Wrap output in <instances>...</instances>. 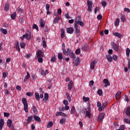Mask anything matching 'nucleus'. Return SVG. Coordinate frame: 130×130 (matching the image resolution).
<instances>
[{"mask_svg":"<svg viewBox=\"0 0 130 130\" xmlns=\"http://www.w3.org/2000/svg\"><path fill=\"white\" fill-rule=\"evenodd\" d=\"M73 63L75 66H78V64H80V58H79V57L74 58Z\"/></svg>","mask_w":130,"mask_h":130,"instance_id":"nucleus-7","label":"nucleus"},{"mask_svg":"<svg viewBox=\"0 0 130 130\" xmlns=\"http://www.w3.org/2000/svg\"><path fill=\"white\" fill-rule=\"evenodd\" d=\"M16 49L20 51V46H19V43L18 42H16Z\"/></svg>","mask_w":130,"mask_h":130,"instance_id":"nucleus-40","label":"nucleus"},{"mask_svg":"<svg viewBox=\"0 0 130 130\" xmlns=\"http://www.w3.org/2000/svg\"><path fill=\"white\" fill-rule=\"evenodd\" d=\"M4 116L5 117H9L10 116V113L4 112Z\"/></svg>","mask_w":130,"mask_h":130,"instance_id":"nucleus-60","label":"nucleus"},{"mask_svg":"<svg viewBox=\"0 0 130 130\" xmlns=\"http://www.w3.org/2000/svg\"><path fill=\"white\" fill-rule=\"evenodd\" d=\"M69 56L71 57V58H76V54L74 53L73 52H71L69 54Z\"/></svg>","mask_w":130,"mask_h":130,"instance_id":"nucleus-33","label":"nucleus"},{"mask_svg":"<svg viewBox=\"0 0 130 130\" xmlns=\"http://www.w3.org/2000/svg\"><path fill=\"white\" fill-rule=\"evenodd\" d=\"M50 8V5H49V4H47L46 5V9L47 10V11H49V9Z\"/></svg>","mask_w":130,"mask_h":130,"instance_id":"nucleus-56","label":"nucleus"},{"mask_svg":"<svg viewBox=\"0 0 130 130\" xmlns=\"http://www.w3.org/2000/svg\"><path fill=\"white\" fill-rule=\"evenodd\" d=\"M64 108L65 110H69L70 109V106H69V105H65Z\"/></svg>","mask_w":130,"mask_h":130,"instance_id":"nucleus-62","label":"nucleus"},{"mask_svg":"<svg viewBox=\"0 0 130 130\" xmlns=\"http://www.w3.org/2000/svg\"><path fill=\"white\" fill-rule=\"evenodd\" d=\"M105 115V114L104 113H103L99 115L98 117V121H101L103 118H104V116Z\"/></svg>","mask_w":130,"mask_h":130,"instance_id":"nucleus-10","label":"nucleus"},{"mask_svg":"<svg viewBox=\"0 0 130 130\" xmlns=\"http://www.w3.org/2000/svg\"><path fill=\"white\" fill-rule=\"evenodd\" d=\"M48 98H49V95L48 93H45L44 95V98L43 99V101H44L45 103H46V101H47V100H48Z\"/></svg>","mask_w":130,"mask_h":130,"instance_id":"nucleus-20","label":"nucleus"},{"mask_svg":"<svg viewBox=\"0 0 130 130\" xmlns=\"http://www.w3.org/2000/svg\"><path fill=\"white\" fill-rule=\"evenodd\" d=\"M70 113L71 114L76 113V109H75V106H72Z\"/></svg>","mask_w":130,"mask_h":130,"instance_id":"nucleus-29","label":"nucleus"},{"mask_svg":"<svg viewBox=\"0 0 130 130\" xmlns=\"http://www.w3.org/2000/svg\"><path fill=\"white\" fill-rule=\"evenodd\" d=\"M124 11L127 13H130V9L128 8H125Z\"/></svg>","mask_w":130,"mask_h":130,"instance_id":"nucleus-64","label":"nucleus"},{"mask_svg":"<svg viewBox=\"0 0 130 130\" xmlns=\"http://www.w3.org/2000/svg\"><path fill=\"white\" fill-rule=\"evenodd\" d=\"M113 58L114 60H115V61H116V60H117V56L113 55Z\"/></svg>","mask_w":130,"mask_h":130,"instance_id":"nucleus-63","label":"nucleus"},{"mask_svg":"<svg viewBox=\"0 0 130 130\" xmlns=\"http://www.w3.org/2000/svg\"><path fill=\"white\" fill-rule=\"evenodd\" d=\"M87 11L89 13H91L92 12V6L93 5V3L92 1L88 0L87 1Z\"/></svg>","mask_w":130,"mask_h":130,"instance_id":"nucleus-3","label":"nucleus"},{"mask_svg":"<svg viewBox=\"0 0 130 130\" xmlns=\"http://www.w3.org/2000/svg\"><path fill=\"white\" fill-rule=\"evenodd\" d=\"M119 25V19L117 18L115 22V26H118Z\"/></svg>","mask_w":130,"mask_h":130,"instance_id":"nucleus-43","label":"nucleus"},{"mask_svg":"<svg viewBox=\"0 0 130 130\" xmlns=\"http://www.w3.org/2000/svg\"><path fill=\"white\" fill-rule=\"evenodd\" d=\"M7 125L9 127H11V126H12V120H11L10 119L7 120Z\"/></svg>","mask_w":130,"mask_h":130,"instance_id":"nucleus-32","label":"nucleus"},{"mask_svg":"<svg viewBox=\"0 0 130 130\" xmlns=\"http://www.w3.org/2000/svg\"><path fill=\"white\" fill-rule=\"evenodd\" d=\"M32 111L34 113H35V114H37V113H38V110H37V107H36V106H34L32 107Z\"/></svg>","mask_w":130,"mask_h":130,"instance_id":"nucleus-23","label":"nucleus"},{"mask_svg":"<svg viewBox=\"0 0 130 130\" xmlns=\"http://www.w3.org/2000/svg\"><path fill=\"white\" fill-rule=\"evenodd\" d=\"M85 117H88V118L91 117V110H88L86 111Z\"/></svg>","mask_w":130,"mask_h":130,"instance_id":"nucleus-15","label":"nucleus"},{"mask_svg":"<svg viewBox=\"0 0 130 130\" xmlns=\"http://www.w3.org/2000/svg\"><path fill=\"white\" fill-rule=\"evenodd\" d=\"M81 17L79 16H78L76 17V19L74 22V25L75 26H78V25H80L81 27H84V22L80 21Z\"/></svg>","mask_w":130,"mask_h":130,"instance_id":"nucleus-1","label":"nucleus"},{"mask_svg":"<svg viewBox=\"0 0 130 130\" xmlns=\"http://www.w3.org/2000/svg\"><path fill=\"white\" fill-rule=\"evenodd\" d=\"M73 86H74V84H73V81H70L68 84L69 90H72V88H73Z\"/></svg>","mask_w":130,"mask_h":130,"instance_id":"nucleus-21","label":"nucleus"},{"mask_svg":"<svg viewBox=\"0 0 130 130\" xmlns=\"http://www.w3.org/2000/svg\"><path fill=\"white\" fill-rule=\"evenodd\" d=\"M58 58L59 59H62V53H59L58 54Z\"/></svg>","mask_w":130,"mask_h":130,"instance_id":"nucleus-47","label":"nucleus"},{"mask_svg":"<svg viewBox=\"0 0 130 130\" xmlns=\"http://www.w3.org/2000/svg\"><path fill=\"white\" fill-rule=\"evenodd\" d=\"M35 98L38 101H39L40 100V96L39 95V93L38 92H36L35 93Z\"/></svg>","mask_w":130,"mask_h":130,"instance_id":"nucleus-27","label":"nucleus"},{"mask_svg":"<svg viewBox=\"0 0 130 130\" xmlns=\"http://www.w3.org/2000/svg\"><path fill=\"white\" fill-rule=\"evenodd\" d=\"M64 16L67 19H71V17L69 15V13H67L64 14Z\"/></svg>","mask_w":130,"mask_h":130,"instance_id":"nucleus-57","label":"nucleus"},{"mask_svg":"<svg viewBox=\"0 0 130 130\" xmlns=\"http://www.w3.org/2000/svg\"><path fill=\"white\" fill-rule=\"evenodd\" d=\"M33 29H36L37 31H39V28H38V26L36 24H34L32 26Z\"/></svg>","mask_w":130,"mask_h":130,"instance_id":"nucleus-44","label":"nucleus"},{"mask_svg":"<svg viewBox=\"0 0 130 130\" xmlns=\"http://www.w3.org/2000/svg\"><path fill=\"white\" fill-rule=\"evenodd\" d=\"M101 4L103 6V8H105L107 5V3L105 2H102Z\"/></svg>","mask_w":130,"mask_h":130,"instance_id":"nucleus-53","label":"nucleus"},{"mask_svg":"<svg viewBox=\"0 0 130 130\" xmlns=\"http://www.w3.org/2000/svg\"><path fill=\"white\" fill-rule=\"evenodd\" d=\"M96 61H93L90 63L91 70H94L95 69V64H96Z\"/></svg>","mask_w":130,"mask_h":130,"instance_id":"nucleus-16","label":"nucleus"},{"mask_svg":"<svg viewBox=\"0 0 130 130\" xmlns=\"http://www.w3.org/2000/svg\"><path fill=\"white\" fill-rule=\"evenodd\" d=\"M66 120H67V119L64 118H63L62 119H61L60 120V123L61 125H62V124H63L64 123V122H66Z\"/></svg>","mask_w":130,"mask_h":130,"instance_id":"nucleus-35","label":"nucleus"},{"mask_svg":"<svg viewBox=\"0 0 130 130\" xmlns=\"http://www.w3.org/2000/svg\"><path fill=\"white\" fill-rule=\"evenodd\" d=\"M112 46L114 50H115L116 51H118V46H117V45L115 44L114 43H112Z\"/></svg>","mask_w":130,"mask_h":130,"instance_id":"nucleus-14","label":"nucleus"},{"mask_svg":"<svg viewBox=\"0 0 130 130\" xmlns=\"http://www.w3.org/2000/svg\"><path fill=\"white\" fill-rule=\"evenodd\" d=\"M124 122H126V123H128V124H129V119H128V118H125Z\"/></svg>","mask_w":130,"mask_h":130,"instance_id":"nucleus-61","label":"nucleus"},{"mask_svg":"<svg viewBox=\"0 0 130 130\" xmlns=\"http://www.w3.org/2000/svg\"><path fill=\"white\" fill-rule=\"evenodd\" d=\"M39 73L42 75V76H45V73L43 69H39Z\"/></svg>","mask_w":130,"mask_h":130,"instance_id":"nucleus-34","label":"nucleus"},{"mask_svg":"<svg viewBox=\"0 0 130 130\" xmlns=\"http://www.w3.org/2000/svg\"><path fill=\"white\" fill-rule=\"evenodd\" d=\"M103 83L105 84V88H107L108 86H110V82H109V81L107 79H104Z\"/></svg>","mask_w":130,"mask_h":130,"instance_id":"nucleus-8","label":"nucleus"},{"mask_svg":"<svg viewBox=\"0 0 130 130\" xmlns=\"http://www.w3.org/2000/svg\"><path fill=\"white\" fill-rule=\"evenodd\" d=\"M53 125V122L52 121H50L47 125V128H50V127Z\"/></svg>","mask_w":130,"mask_h":130,"instance_id":"nucleus-39","label":"nucleus"},{"mask_svg":"<svg viewBox=\"0 0 130 130\" xmlns=\"http://www.w3.org/2000/svg\"><path fill=\"white\" fill-rule=\"evenodd\" d=\"M34 118L35 119V120L38 121V122H41V119H40V117H39V116L34 115Z\"/></svg>","mask_w":130,"mask_h":130,"instance_id":"nucleus-22","label":"nucleus"},{"mask_svg":"<svg viewBox=\"0 0 130 130\" xmlns=\"http://www.w3.org/2000/svg\"><path fill=\"white\" fill-rule=\"evenodd\" d=\"M1 31L4 35H7V34H8V31L6 29H4L2 28L1 29Z\"/></svg>","mask_w":130,"mask_h":130,"instance_id":"nucleus-26","label":"nucleus"},{"mask_svg":"<svg viewBox=\"0 0 130 130\" xmlns=\"http://www.w3.org/2000/svg\"><path fill=\"white\" fill-rule=\"evenodd\" d=\"M32 119H33V116H31L28 117L27 120V122H31V121H32Z\"/></svg>","mask_w":130,"mask_h":130,"instance_id":"nucleus-46","label":"nucleus"},{"mask_svg":"<svg viewBox=\"0 0 130 130\" xmlns=\"http://www.w3.org/2000/svg\"><path fill=\"white\" fill-rule=\"evenodd\" d=\"M4 125H5V120L1 118L0 119V130L3 129Z\"/></svg>","mask_w":130,"mask_h":130,"instance_id":"nucleus-9","label":"nucleus"},{"mask_svg":"<svg viewBox=\"0 0 130 130\" xmlns=\"http://www.w3.org/2000/svg\"><path fill=\"white\" fill-rule=\"evenodd\" d=\"M97 19L99 20H102V15H101V14L97 16Z\"/></svg>","mask_w":130,"mask_h":130,"instance_id":"nucleus-58","label":"nucleus"},{"mask_svg":"<svg viewBox=\"0 0 130 130\" xmlns=\"http://www.w3.org/2000/svg\"><path fill=\"white\" fill-rule=\"evenodd\" d=\"M16 16H17V13L16 12H14L11 15V19H12V20H15V19L16 18Z\"/></svg>","mask_w":130,"mask_h":130,"instance_id":"nucleus-25","label":"nucleus"},{"mask_svg":"<svg viewBox=\"0 0 130 130\" xmlns=\"http://www.w3.org/2000/svg\"><path fill=\"white\" fill-rule=\"evenodd\" d=\"M82 99H83L84 102H88L90 101V98H89L88 97L83 96Z\"/></svg>","mask_w":130,"mask_h":130,"instance_id":"nucleus-31","label":"nucleus"},{"mask_svg":"<svg viewBox=\"0 0 130 130\" xmlns=\"http://www.w3.org/2000/svg\"><path fill=\"white\" fill-rule=\"evenodd\" d=\"M4 9L6 12H8V11H9V10H10V6H9V5L6 4Z\"/></svg>","mask_w":130,"mask_h":130,"instance_id":"nucleus-41","label":"nucleus"},{"mask_svg":"<svg viewBox=\"0 0 130 130\" xmlns=\"http://www.w3.org/2000/svg\"><path fill=\"white\" fill-rule=\"evenodd\" d=\"M121 95V92L118 91V92H117L115 95L116 100H119Z\"/></svg>","mask_w":130,"mask_h":130,"instance_id":"nucleus-18","label":"nucleus"},{"mask_svg":"<svg viewBox=\"0 0 130 130\" xmlns=\"http://www.w3.org/2000/svg\"><path fill=\"white\" fill-rule=\"evenodd\" d=\"M67 32L69 34H73L74 33V28L73 27H68L67 29Z\"/></svg>","mask_w":130,"mask_h":130,"instance_id":"nucleus-13","label":"nucleus"},{"mask_svg":"<svg viewBox=\"0 0 130 130\" xmlns=\"http://www.w3.org/2000/svg\"><path fill=\"white\" fill-rule=\"evenodd\" d=\"M97 107L99 108V111H102V107H101V103L99 101L97 102Z\"/></svg>","mask_w":130,"mask_h":130,"instance_id":"nucleus-19","label":"nucleus"},{"mask_svg":"<svg viewBox=\"0 0 130 130\" xmlns=\"http://www.w3.org/2000/svg\"><path fill=\"white\" fill-rule=\"evenodd\" d=\"M61 37L62 38H63V37H64V29H63V28L61 29Z\"/></svg>","mask_w":130,"mask_h":130,"instance_id":"nucleus-42","label":"nucleus"},{"mask_svg":"<svg viewBox=\"0 0 130 130\" xmlns=\"http://www.w3.org/2000/svg\"><path fill=\"white\" fill-rule=\"evenodd\" d=\"M38 60L39 61V62H43V59L42 58V57H38Z\"/></svg>","mask_w":130,"mask_h":130,"instance_id":"nucleus-48","label":"nucleus"},{"mask_svg":"<svg viewBox=\"0 0 130 130\" xmlns=\"http://www.w3.org/2000/svg\"><path fill=\"white\" fill-rule=\"evenodd\" d=\"M126 115H127V116H130V107H128L127 108L126 110Z\"/></svg>","mask_w":130,"mask_h":130,"instance_id":"nucleus-28","label":"nucleus"},{"mask_svg":"<svg viewBox=\"0 0 130 130\" xmlns=\"http://www.w3.org/2000/svg\"><path fill=\"white\" fill-rule=\"evenodd\" d=\"M62 112H57L56 113V116H61Z\"/></svg>","mask_w":130,"mask_h":130,"instance_id":"nucleus-49","label":"nucleus"},{"mask_svg":"<svg viewBox=\"0 0 130 130\" xmlns=\"http://www.w3.org/2000/svg\"><path fill=\"white\" fill-rule=\"evenodd\" d=\"M22 102L23 104V109L24 111L27 113L28 112V103H27V99L26 98H23L22 99Z\"/></svg>","mask_w":130,"mask_h":130,"instance_id":"nucleus-2","label":"nucleus"},{"mask_svg":"<svg viewBox=\"0 0 130 130\" xmlns=\"http://www.w3.org/2000/svg\"><path fill=\"white\" fill-rule=\"evenodd\" d=\"M94 85V81L93 80H91L89 83V86H92Z\"/></svg>","mask_w":130,"mask_h":130,"instance_id":"nucleus-59","label":"nucleus"},{"mask_svg":"<svg viewBox=\"0 0 130 130\" xmlns=\"http://www.w3.org/2000/svg\"><path fill=\"white\" fill-rule=\"evenodd\" d=\"M63 104L64 105H69V102H68V100H64L63 101Z\"/></svg>","mask_w":130,"mask_h":130,"instance_id":"nucleus-55","label":"nucleus"},{"mask_svg":"<svg viewBox=\"0 0 130 130\" xmlns=\"http://www.w3.org/2000/svg\"><path fill=\"white\" fill-rule=\"evenodd\" d=\"M98 93L99 94V95L100 96H101V95H102V94H103V92L102 91V90L99 89L98 90Z\"/></svg>","mask_w":130,"mask_h":130,"instance_id":"nucleus-52","label":"nucleus"},{"mask_svg":"<svg viewBox=\"0 0 130 130\" xmlns=\"http://www.w3.org/2000/svg\"><path fill=\"white\" fill-rule=\"evenodd\" d=\"M75 53L76 54H80V53H81V50H80V49H77L75 51Z\"/></svg>","mask_w":130,"mask_h":130,"instance_id":"nucleus-54","label":"nucleus"},{"mask_svg":"<svg viewBox=\"0 0 130 130\" xmlns=\"http://www.w3.org/2000/svg\"><path fill=\"white\" fill-rule=\"evenodd\" d=\"M66 96L67 97L68 100H69V102H71V96H70V94H69L68 93H66Z\"/></svg>","mask_w":130,"mask_h":130,"instance_id":"nucleus-51","label":"nucleus"},{"mask_svg":"<svg viewBox=\"0 0 130 130\" xmlns=\"http://www.w3.org/2000/svg\"><path fill=\"white\" fill-rule=\"evenodd\" d=\"M56 60V57L55 56H53L51 59V62H54Z\"/></svg>","mask_w":130,"mask_h":130,"instance_id":"nucleus-50","label":"nucleus"},{"mask_svg":"<svg viewBox=\"0 0 130 130\" xmlns=\"http://www.w3.org/2000/svg\"><path fill=\"white\" fill-rule=\"evenodd\" d=\"M20 46L21 48H24L26 46V43H25L24 42H20Z\"/></svg>","mask_w":130,"mask_h":130,"instance_id":"nucleus-37","label":"nucleus"},{"mask_svg":"<svg viewBox=\"0 0 130 130\" xmlns=\"http://www.w3.org/2000/svg\"><path fill=\"white\" fill-rule=\"evenodd\" d=\"M121 20L122 21V22H123V23H124V22H125V16H124V15H121Z\"/></svg>","mask_w":130,"mask_h":130,"instance_id":"nucleus-45","label":"nucleus"},{"mask_svg":"<svg viewBox=\"0 0 130 130\" xmlns=\"http://www.w3.org/2000/svg\"><path fill=\"white\" fill-rule=\"evenodd\" d=\"M106 57L109 62H111L113 60V58L110 55H107Z\"/></svg>","mask_w":130,"mask_h":130,"instance_id":"nucleus-11","label":"nucleus"},{"mask_svg":"<svg viewBox=\"0 0 130 130\" xmlns=\"http://www.w3.org/2000/svg\"><path fill=\"white\" fill-rule=\"evenodd\" d=\"M74 29L77 37H79V36H80V32H81L80 27L79 26L74 25Z\"/></svg>","mask_w":130,"mask_h":130,"instance_id":"nucleus-5","label":"nucleus"},{"mask_svg":"<svg viewBox=\"0 0 130 130\" xmlns=\"http://www.w3.org/2000/svg\"><path fill=\"white\" fill-rule=\"evenodd\" d=\"M130 49L128 48H127L126 49V56H129Z\"/></svg>","mask_w":130,"mask_h":130,"instance_id":"nucleus-38","label":"nucleus"},{"mask_svg":"<svg viewBox=\"0 0 130 130\" xmlns=\"http://www.w3.org/2000/svg\"><path fill=\"white\" fill-rule=\"evenodd\" d=\"M36 55L37 57H43L44 54L43 53V52L42 50H39L37 51L36 53Z\"/></svg>","mask_w":130,"mask_h":130,"instance_id":"nucleus-6","label":"nucleus"},{"mask_svg":"<svg viewBox=\"0 0 130 130\" xmlns=\"http://www.w3.org/2000/svg\"><path fill=\"white\" fill-rule=\"evenodd\" d=\"M40 26L42 28H43L45 26V22L43 20H41L40 22Z\"/></svg>","mask_w":130,"mask_h":130,"instance_id":"nucleus-30","label":"nucleus"},{"mask_svg":"<svg viewBox=\"0 0 130 130\" xmlns=\"http://www.w3.org/2000/svg\"><path fill=\"white\" fill-rule=\"evenodd\" d=\"M107 104H108V102H105L104 103H103V105L102 106V110L104 109V108H105L106 106H107Z\"/></svg>","mask_w":130,"mask_h":130,"instance_id":"nucleus-36","label":"nucleus"},{"mask_svg":"<svg viewBox=\"0 0 130 130\" xmlns=\"http://www.w3.org/2000/svg\"><path fill=\"white\" fill-rule=\"evenodd\" d=\"M25 38H26L27 40H31V31H30V29H27L26 31L25 35H24Z\"/></svg>","mask_w":130,"mask_h":130,"instance_id":"nucleus-4","label":"nucleus"},{"mask_svg":"<svg viewBox=\"0 0 130 130\" xmlns=\"http://www.w3.org/2000/svg\"><path fill=\"white\" fill-rule=\"evenodd\" d=\"M113 35H114V36H116L118 38H121V37H122V34L119 32H114Z\"/></svg>","mask_w":130,"mask_h":130,"instance_id":"nucleus-17","label":"nucleus"},{"mask_svg":"<svg viewBox=\"0 0 130 130\" xmlns=\"http://www.w3.org/2000/svg\"><path fill=\"white\" fill-rule=\"evenodd\" d=\"M42 40L43 41V47L44 48H45L46 47V42L45 41V38L43 37Z\"/></svg>","mask_w":130,"mask_h":130,"instance_id":"nucleus-24","label":"nucleus"},{"mask_svg":"<svg viewBox=\"0 0 130 130\" xmlns=\"http://www.w3.org/2000/svg\"><path fill=\"white\" fill-rule=\"evenodd\" d=\"M55 16L56 17L53 20V23L54 24H56L58 22V20H60V17L57 16V14H55Z\"/></svg>","mask_w":130,"mask_h":130,"instance_id":"nucleus-12","label":"nucleus"}]
</instances>
